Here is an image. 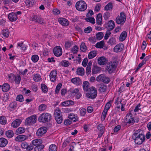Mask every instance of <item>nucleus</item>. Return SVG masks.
<instances>
[{"label":"nucleus","instance_id":"2f4dec72","mask_svg":"<svg viewBox=\"0 0 151 151\" xmlns=\"http://www.w3.org/2000/svg\"><path fill=\"white\" fill-rule=\"evenodd\" d=\"M13 78H14V80L16 83L18 84L20 83L21 80V77L20 76L17 75L16 76L14 75Z\"/></svg>","mask_w":151,"mask_h":151},{"label":"nucleus","instance_id":"e433bc0d","mask_svg":"<svg viewBox=\"0 0 151 151\" xmlns=\"http://www.w3.org/2000/svg\"><path fill=\"white\" fill-rule=\"evenodd\" d=\"M97 95L96 92H95L94 94H92L91 93H88L87 94V96L88 98L91 99H93L95 98Z\"/></svg>","mask_w":151,"mask_h":151},{"label":"nucleus","instance_id":"8fccbe9b","mask_svg":"<svg viewBox=\"0 0 151 151\" xmlns=\"http://www.w3.org/2000/svg\"><path fill=\"white\" fill-rule=\"evenodd\" d=\"M42 91L44 93H45L48 91L47 87L44 84H42L41 85Z\"/></svg>","mask_w":151,"mask_h":151},{"label":"nucleus","instance_id":"b1692460","mask_svg":"<svg viewBox=\"0 0 151 151\" xmlns=\"http://www.w3.org/2000/svg\"><path fill=\"white\" fill-rule=\"evenodd\" d=\"M89 83L88 81H85L83 82V90L86 92H87L89 89L88 88Z\"/></svg>","mask_w":151,"mask_h":151},{"label":"nucleus","instance_id":"79ce46f5","mask_svg":"<svg viewBox=\"0 0 151 151\" xmlns=\"http://www.w3.org/2000/svg\"><path fill=\"white\" fill-rule=\"evenodd\" d=\"M49 151H57V148L56 145L52 144L50 145L49 147Z\"/></svg>","mask_w":151,"mask_h":151},{"label":"nucleus","instance_id":"9d476101","mask_svg":"<svg viewBox=\"0 0 151 151\" xmlns=\"http://www.w3.org/2000/svg\"><path fill=\"white\" fill-rule=\"evenodd\" d=\"M47 128L45 127H42L39 128L37 132V135L41 137L47 131Z\"/></svg>","mask_w":151,"mask_h":151},{"label":"nucleus","instance_id":"aec40b11","mask_svg":"<svg viewBox=\"0 0 151 151\" xmlns=\"http://www.w3.org/2000/svg\"><path fill=\"white\" fill-rule=\"evenodd\" d=\"M27 138V136L24 135H19L15 139L17 141L21 142L24 141Z\"/></svg>","mask_w":151,"mask_h":151},{"label":"nucleus","instance_id":"58836bf2","mask_svg":"<svg viewBox=\"0 0 151 151\" xmlns=\"http://www.w3.org/2000/svg\"><path fill=\"white\" fill-rule=\"evenodd\" d=\"M44 147V146L43 145H40L35 147L34 148L35 151H41Z\"/></svg>","mask_w":151,"mask_h":151},{"label":"nucleus","instance_id":"09e8293b","mask_svg":"<svg viewBox=\"0 0 151 151\" xmlns=\"http://www.w3.org/2000/svg\"><path fill=\"white\" fill-rule=\"evenodd\" d=\"M88 91V93H92V94H94L95 92H96V93H97V91L94 87H91L90 88Z\"/></svg>","mask_w":151,"mask_h":151},{"label":"nucleus","instance_id":"c03bdc74","mask_svg":"<svg viewBox=\"0 0 151 151\" xmlns=\"http://www.w3.org/2000/svg\"><path fill=\"white\" fill-rule=\"evenodd\" d=\"M61 114L60 110L59 109H57L55 111V117L61 116Z\"/></svg>","mask_w":151,"mask_h":151},{"label":"nucleus","instance_id":"a211bd4d","mask_svg":"<svg viewBox=\"0 0 151 151\" xmlns=\"http://www.w3.org/2000/svg\"><path fill=\"white\" fill-rule=\"evenodd\" d=\"M8 143L7 140L3 137L0 138V147H4Z\"/></svg>","mask_w":151,"mask_h":151},{"label":"nucleus","instance_id":"13d9d810","mask_svg":"<svg viewBox=\"0 0 151 151\" xmlns=\"http://www.w3.org/2000/svg\"><path fill=\"white\" fill-rule=\"evenodd\" d=\"M78 47L77 45H75L73 47L71 50L73 54H75L78 52Z\"/></svg>","mask_w":151,"mask_h":151},{"label":"nucleus","instance_id":"7ed1b4c3","mask_svg":"<svg viewBox=\"0 0 151 151\" xmlns=\"http://www.w3.org/2000/svg\"><path fill=\"white\" fill-rule=\"evenodd\" d=\"M120 16H117L116 19V22L118 24L123 25L126 19V15L123 12H121L120 14Z\"/></svg>","mask_w":151,"mask_h":151},{"label":"nucleus","instance_id":"3c124183","mask_svg":"<svg viewBox=\"0 0 151 151\" xmlns=\"http://www.w3.org/2000/svg\"><path fill=\"white\" fill-rule=\"evenodd\" d=\"M56 121L58 124H61L63 121V118L61 116L55 117Z\"/></svg>","mask_w":151,"mask_h":151},{"label":"nucleus","instance_id":"0e129e2a","mask_svg":"<svg viewBox=\"0 0 151 151\" xmlns=\"http://www.w3.org/2000/svg\"><path fill=\"white\" fill-rule=\"evenodd\" d=\"M86 109L83 108L80 111V114L81 116H84L86 113Z\"/></svg>","mask_w":151,"mask_h":151},{"label":"nucleus","instance_id":"37998d69","mask_svg":"<svg viewBox=\"0 0 151 151\" xmlns=\"http://www.w3.org/2000/svg\"><path fill=\"white\" fill-rule=\"evenodd\" d=\"M115 42V39L113 37H111L109 39L108 42L109 45L110 44L111 45H114L116 44Z\"/></svg>","mask_w":151,"mask_h":151},{"label":"nucleus","instance_id":"5fc2aeb1","mask_svg":"<svg viewBox=\"0 0 151 151\" xmlns=\"http://www.w3.org/2000/svg\"><path fill=\"white\" fill-rule=\"evenodd\" d=\"M104 35L102 32H100L97 33L96 35V37L98 40H100L103 37Z\"/></svg>","mask_w":151,"mask_h":151},{"label":"nucleus","instance_id":"69168bd1","mask_svg":"<svg viewBox=\"0 0 151 151\" xmlns=\"http://www.w3.org/2000/svg\"><path fill=\"white\" fill-rule=\"evenodd\" d=\"M92 31L91 27H88L87 28L84 29V32L86 33H88Z\"/></svg>","mask_w":151,"mask_h":151},{"label":"nucleus","instance_id":"6ab92c4d","mask_svg":"<svg viewBox=\"0 0 151 151\" xmlns=\"http://www.w3.org/2000/svg\"><path fill=\"white\" fill-rule=\"evenodd\" d=\"M71 82L76 85H79L82 83V82L80 79L78 77L72 78L71 80Z\"/></svg>","mask_w":151,"mask_h":151},{"label":"nucleus","instance_id":"f3484780","mask_svg":"<svg viewBox=\"0 0 151 151\" xmlns=\"http://www.w3.org/2000/svg\"><path fill=\"white\" fill-rule=\"evenodd\" d=\"M98 62L100 65H104L107 63V60L105 57H101L98 59Z\"/></svg>","mask_w":151,"mask_h":151},{"label":"nucleus","instance_id":"473e14b6","mask_svg":"<svg viewBox=\"0 0 151 151\" xmlns=\"http://www.w3.org/2000/svg\"><path fill=\"white\" fill-rule=\"evenodd\" d=\"M112 3L109 2L104 7V9L106 11L111 10L113 8Z\"/></svg>","mask_w":151,"mask_h":151},{"label":"nucleus","instance_id":"20e7f679","mask_svg":"<svg viewBox=\"0 0 151 151\" xmlns=\"http://www.w3.org/2000/svg\"><path fill=\"white\" fill-rule=\"evenodd\" d=\"M117 66L116 61L110 62L107 63L106 69L110 73H112L115 70Z\"/></svg>","mask_w":151,"mask_h":151},{"label":"nucleus","instance_id":"5701e85b","mask_svg":"<svg viewBox=\"0 0 151 151\" xmlns=\"http://www.w3.org/2000/svg\"><path fill=\"white\" fill-rule=\"evenodd\" d=\"M73 104V102L71 100L66 101L62 102L61 104L62 106H67L69 105H72Z\"/></svg>","mask_w":151,"mask_h":151},{"label":"nucleus","instance_id":"cd10ccee","mask_svg":"<svg viewBox=\"0 0 151 151\" xmlns=\"http://www.w3.org/2000/svg\"><path fill=\"white\" fill-rule=\"evenodd\" d=\"M35 3V0H26V5L28 7L32 6Z\"/></svg>","mask_w":151,"mask_h":151},{"label":"nucleus","instance_id":"dca6fc26","mask_svg":"<svg viewBox=\"0 0 151 151\" xmlns=\"http://www.w3.org/2000/svg\"><path fill=\"white\" fill-rule=\"evenodd\" d=\"M60 23L62 25L67 26L69 25V22L68 20L63 18H61L58 19Z\"/></svg>","mask_w":151,"mask_h":151},{"label":"nucleus","instance_id":"680f3d73","mask_svg":"<svg viewBox=\"0 0 151 151\" xmlns=\"http://www.w3.org/2000/svg\"><path fill=\"white\" fill-rule=\"evenodd\" d=\"M110 30H108L106 32L104 36V39L107 40L108 38L109 37L111 34V32H110Z\"/></svg>","mask_w":151,"mask_h":151},{"label":"nucleus","instance_id":"052dcab7","mask_svg":"<svg viewBox=\"0 0 151 151\" xmlns=\"http://www.w3.org/2000/svg\"><path fill=\"white\" fill-rule=\"evenodd\" d=\"M62 86V84L61 83H59L57 86L55 90V93H58L60 91V90Z\"/></svg>","mask_w":151,"mask_h":151},{"label":"nucleus","instance_id":"1a4fd4ad","mask_svg":"<svg viewBox=\"0 0 151 151\" xmlns=\"http://www.w3.org/2000/svg\"><path fill=\"white\" fill-rule=\"evenodd\" d=\"M55 55L57 57L60 56L62 54V50L61 47L58 46L54 47L53 50Z\"/></svg>","mask_w":151,"mask_h":151},{"label":"nucleus","instance_id":"bb28decb","mask_svg":"<svg viewBox=\"0 0 151 151\" xmlns=\"http://www.w3.org/2000/svg\"><path fill=\"white\" fill-rule=\"evenodd\" d=\"M99 90L101 92L105 91L107 88V86L104 84H99L98 85Z\"/></svg>","mask_w":151,"mask_h":151},{"label":"nucleus","instance_id":"4d7b16f0","mask_svg":"<svg viewBox=\"0 0 151 151\" xmlns=\"http://www.w3.org/2000/svg\"><path fill=\"white\" fill-rule=\"evenodd\" d=\"M72 44V42L68 41H66L65 42V48L66 49L70 48Z\"/></svg>","mask_w":151,"mask_h":151},{"label":"nucleus","instance_id":"ddd939ff","mask_svg":"<svg viewBox=\"0 0 151 151\" xmlns=\"http://www.w3.org/2000/svg\"><path fill=\"white\" fill-rule=\"evenodd\" d=\"M114 23L112 20H110L106 24V28L108 30H112L114 29Z\"/></svg>","mask_w":151,"mask_h":151},{"label":"nucleus","instance_id":"4be33fe9","mask_svg":"<svg viewBox=\"0 0 151 151\" xmlns=\"http://www.w3.org/2000/svg\"><path fill=\"white\" fill-rule=\"evenodd\" d=\"M127 35V32L126 31L123 32L119 36V40L121 41H124L126 38Z\"/></svg>","mask_w":151,"mask_h":151},{"label":"nucleus","instance_id":"a878e982","mask_svg":"<svg viewBox=\"0 0 151 151\" xmlns=\"http://www.w3.org/2000/svg\"><path fill=\"white\" fill-rule=\"evenodd\" d=\"M97 52L95 50L92 51L90 52L88 55V57L89 59L93 58L97 55Z\"/></svg>","mask_w":151,"mask_h":151},{"label":"nucleus","instance_id":"a18cd8bd","mask_svg":"<svg viewBox=\"0 0 151 151\" xmlns=\"http://www.w3.org/2000/svg\"><path fill=\"white\" fill-rule=\"evenodd\" d=\"M16 100L17 101L22 102L24 101V99L23 96L22 95L19 94L17 96Z\"/></svg>","mask_w":151,"mask_h":151},{"label":"nucleus","instance_id":"c85d7f7f","mask_svg":"<svg viewBox=\"0 0 151 151\" xmlns=\"http://www.w3.org/2000/svg\"><path fill=\"white\" fill-rule=\"evenodd\" d=\"M76 73L79 75L83 76L84 73V70L83 68H78L76 71Z\"/></svg>","mask_w":151,"mask_h":151},{"label":"nucleus","instance_id":"9b49d317","mask_svg":"<svg viewBox=\"0 0 151 151\" xmlns=\"http://www.w3.org/2000/svg\"><path fill=\"white\" fill-rule=\"evenodd\" d=\"M57 71L55 70L52 71L50 73V81L52 82L55 81L57 76Z\"/></svg>","mask_w":151,"mask_h":151},{"label":"nucleus","instance_id":"bf43d9fd","mask_svg":"<svg viewBox=\"0 0 151 151\" xmlns=\"http://www.w3.org/2000/svg\"><path fill=\"white\" fill-rule=\"evenodd\" d=\"M61 65L65 67H67L69 66V62L66 60H64L61 63Z\"/></svg>","mask_w":151,"mask_h":151},{"label":"nucleus","instance_id":"f03ea898","mask_svg":"<svg viewBox=\"0 0 151 151\" xmlns=\"http://www.w3.org/2000/svg\"><path fill=\"white\" fill-rule=\"evenodd\" d=\"M76 9L80 11H83L86 10L87 8L86 3L82 0L77 1L76 4Z\"/></svg>","mask_w":151,"mask_h":151},{"label":"nucleus","instance_id":"a19ab883","mask_svg":"<svg viewBox=\"0 0 151 151\" xmlns=\"http://www.w3.org/2000/svg\"><path fill=\"white\" fill-rule=\"evenodd\" d=\"M104 42L103 41L97 42L96 45V47L97 48H102L104 45Z\"/></svg>","mask_w":151,"mask_h":151},{"label":"nucleus","instance_id":"f704fd0d","mask_svg":"<svg viewBox=\"0 0 151 151\" xmlns=\"http://www.w3.org/2000/svg\"><path fill=\"white\" fill-rule=\"evenodd\" d=\"M80 48L81 51L83 52H85L87 49L85 43L84 42H83L81 43Z\"/></svg>","mask_w":151,"mask_h":151},{"label":"nucleus","instance_id":"f8f14e48","mask_svg":"<svg viewBox=\"0 0 151 151\" xmlns=\"http://www.w3.org/2000/svg\"><path fill=\"white\" fill-rule=\"evenodd\" d=\"M124 47V45L122 44H119L116 45L114 48V51L115 52H119L121 51Z\"/></svg>","mask_w":151,"mask_h":151},{"label":"nucleus","instance_id":"6e6d98bb","mask_svg":"<svg viewBox=\"0 0 151 151\" xmlns=\"http://www.w3.org/2000/svg\"><path fill=\"white\" fill-rule=\"evenodd\" d=\"M111 103V101L108 102L106 104L104 109L108 111L110 108Z\"/></svg>","mask_w":151,"mask_h":151},{"label":"nucleus","instance_id":"412c9836","mask_svg":"<svg viewBox=\"0 0 151 151\" xmlns=\"http://www.w3.org/2000/svg\"><path fill=\"white\" fill-rule=\"evenodd\" d=\"M10 89V86L7 83H5L3 84L2 87V89L3 91L6 92Z\"/></svg>","mask_w":151,"mask_h":151},{"label":"nucleus","instance_id":"393cba45","mask_svg":"<svg viewBox=\"0 0 151 151\" xmlns=\"http://www.w3.org/2000/svg\"><path fill=\"white\" fill-rule=\"evenodd\" d=\"M96 23L98 25H101L102 23V15L101 13L99 14L97 16Z\"/></svg>","mask_w":151,"mask_h":151},{"label":"nucleus","instance_id":"39448f33","mask_svg":"<svg viewBox=\"0 0 151 151\" xmlns=\"http://www.w3.org/2000/svg\"><path fill=\"white\" fill-rule=\"evenodd\" d=\"M37 116L32 115L26 119L25 124L26 125H30L35 123L36 122Z\"/></svg>","mask_w":151,"mask_h":151},{"label":"nucleus","instance_id":"7c9ffc66","mask_svg":"<svg viewBox=\"0 0 151 151\" xmlns=\"http://www.w3.org/2000/svg\"><path fill=\"white\" fill-rule=\"evenodd\" d=\"M7 123V119L4 116H0V123L2 125L5 124Z\"/></svg>","mask_w":151,"mask_h":151},{"label":"nucleus","instance_id":"774afa93","mask_svg":"<svg viewBox=\"0 0 151 151\" xmlns=\"http://www.w3.org/2000/svg\"><path fill=\"white\" fill-rule=\"evenodd\" d=\"M100 4H97L95 7V11L97 12H98L100 10Z\"/></svg>","mask_w":151,"mask_h":151},{"label":"nucleus","instance_id":"4c0bfd02","mask_svg":"<svg viewBox=\"0 0 151 151\" xmlns=\"http://www.w3.org/2000/svg\"><path fill=\"white\" fill-rule=\"evenodd\" d=\"M33 79L36 82H38L41 79V76L39 74H37L35 75Z\"/></svg>","mask_w":151,"mask_h":151},{"label":"nucleus","instance_id":"603ef678","mask_svg":"<svg viewBox=\"0 0 151 151\" xmlns=\"http://www.w3.org/2000/svg\"><path fill=\"white\" fill-rule=\"evenodd\" d=\"M31 59L34 62H36L39 60V57L37 55H34L32 56Z\"/></svg>","mask_w":151,"mask_h":151},{"label":"nucleus","instance_id":"6e6552de","mask_svg":"<svg viewBox=\"0 0 151 151\" xmlns=\"http://www.w3.org/2000/svg\"><path fill=\"white\" fill-rule=\"evenodd\" d=\"M132 115L131 113H129L126 116V118L125 122L126 123L131 124H133L135 121L134 119L132 117Z\"/></svg>","mask_w":151,"mask_h":151},{"label":"nucleus","instance_id":"de8ad7c7","mask_svg":"<svg viewBox=\"0 0 151 151\" xmlns=\"http://www.w3.org/2000/svg\"><path fill=\"white\" fill-rule=\"evenodd\" d=\"M47 108V106L45 104L40 105L39 106L38 109L40 111H43L45 110Z\"/></svg>","mask_w":151,"mask_h":151},{"label":"nucleus","instance_id":"ea45409f","mask_svg":"<svg viewBox=\"0 0 151 151\" xmlns=\"http://www.w3.org/2000/svg\"><path fill=\"white\" fill-rule=\"evenodd\" d=\"M25 130L23 127H20L16 130V132L17 134H20L25 132Z\"/></svg>","mask_w":151,"mask_h":151},{"label":"nucleus","instance_id":"4468645a","mask_svg":"<svg viewBox=\"0 0 151 151\" xmlns=\"http://www.w3.org/2000/svg\"><path fill=\"white\" fill-rule=\"evenodd\" d=\"M8 18L11 22L15 21L17 19V16L16 15L15 13L14 12L9 13L8 15Z\"/></svg>","mask_w":151,"mask_h":151},{"label":"nucleus","instance_id":"423d86ee","mask_svg":"<svg viewBox=\"0 0 151 151\" xmlns=\"http://www.w3.org/2000/svg\"><path fill=\"white\" fill-rule=\"evenodd\" d=\"M96 81L98 82H101L105 83H108L110 81L109 78L106 77L103 74L100 75L96 78Z\"/></svg>","mask_w":151,"mask_h":151},{"label":"nucleus","instance_id":"49530a36","mask_svg":"<svg viewBox=\"0 0 151 151\" xmlns=\"http://www.w3.org/2000/svg\"><path fill=\"white\" fill-rule=\"evenodd\" d=\"M85 20L88 22H90L93 24L95 23V20L94 18L93 17H88L85 18Z\"/></svg>","mask_w":151,"mask_h":151},{"label":"nucleus","instance_id":"338daca9","mask_svg":"<svg viewBox=\"0 0 151 151\" xmlns=\"http://www.w3.org/2000/svg\"><path fill=\"white\" fill-rule=\"evenodd\" d=\"M40 140V139H36L33 140L32 142V144L35 146L37 145L39 143L38 142H39V140Z\"/></svg>","mask_w":151,"mask_h":151},{"label":"nucleus","instance_id":"2eb2a0df","mask_svg":"<svg viewBox=\"0 0 151 151\" xmlns=\"http://www.w3.org/2000/svg\"><path fill=\"white\" fill-rule=\"evenodd\" d=\"M22 120L20 119H17L14 121L11 124V126L14 128H16L19 126L22 122Z\"/></svg>","mask_w":151,"mask_h":151},{"label":"nucleus","instance_id":"72a5a7b5","mask_svg":"<svg viewBox=\"0 0 151 151\" xmlns=\"http://www.w3.org/2000/svg\"><path fill=\"white\" fill-rule=\"evenodd\" d=\"M5 134L8 138H10L13 137L14 133L12 131L9 130L6 132Z\"/></svg>","mask_w":151,"mask_h":151},{"label":"nucleus","instance_id":"c756f323","mask_svg":"<svg viewBox=\"0 0 151 151\" xmlns=\"http://www.w3.org/2000/svg\"><path fill=\"white\" fill-rule=\"evenodd\" d=\"M17 103L16 101H14L11 103L9 105V109L10 111H13L17 107Z\"/></svg>","mask_w":151,"mask_h":151},{"label":"nucleus","instance_id":"f257e3e1","mask_svg":"<svg viewBox=\"0 0 151 151\" xmlns=\"http://www.w3.org/2000/svg\"><path fill=\"white\" fill-rule=\"evenodd\" d=\"M50 114L47 113L41 114L38 118V121L41 122L45 123L50 122L51 119Z\"/></svg>","mask_w":151,"mask_h":151},{"label":"nucleus","instance_id":"e2e57ef3","mask_svg":"<svg viewBox=\"0 0 151 151\" xmlns=\"http://www.w3.org/2000/svg\"><path fill=\"white\" fill-rule=\"evenodd\" d=\"M98 129L100 132H104V127L102 124H100L98 126Z\"/></svg>","mask_w":151,"mask_h":151},{"label":"nucleus","instance_id":"0eeeda50","mask_svg":"<svg viewBox=\"0 0 151 151\" xmlns=\"http://www.w3.org/2000/svg\"><path fill=\"white\" fill-rule=\"evenodd\" d=\"M145 137L144 135L141 134H139L138 136L134 139L135 144L138 145H141L144 141Z\"/></svg>","mask_w":151,"mask_h":151},{"label":"nucleus","instance_id":"c9c22d12","mask_svg":"<svg viewBox=\"0 0 151 151\" xmlns=\"http://www.w3.org/2000/svg\"><path fill=\"white\" fill-rule=\"evenodd\" d=\"M3 35L6 37H7L9 35V32L8 29H3L2 31Z\"/></svg>","mask_w":151,"mask_h":151},{"label":"nucleus","instance_id":"864d4df0","mask_svg":"<svg viewBox=\"0 0 151 151\" xmlns=\"http://www.w3.org/2000/svg\"><path fill=\"white\" fill-rule=\"evenodd\" d=\"M99 68L96 66H94L93 68L92 73L93 74L97 73L99 70Z\"/></svg>","mask_w":151,"mask_h":151}]
</instances>
